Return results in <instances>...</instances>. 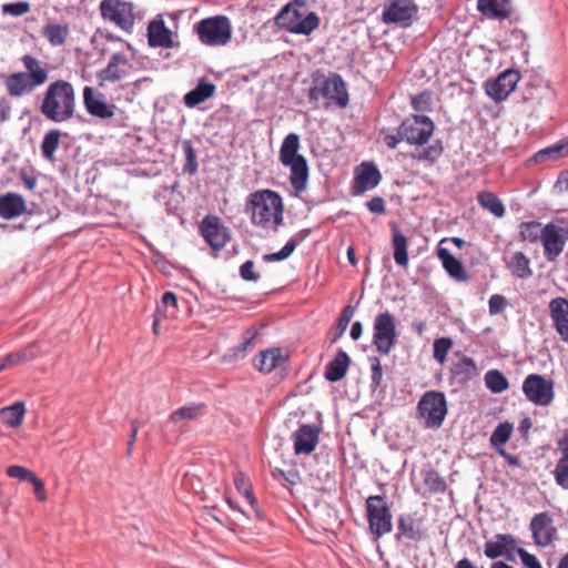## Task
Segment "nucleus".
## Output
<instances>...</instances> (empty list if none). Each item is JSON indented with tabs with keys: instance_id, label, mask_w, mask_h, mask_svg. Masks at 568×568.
I'll list each match as a JSON object with an SVG mask.
<instances>
[{
	"instance_id": "obj_1",
	"label": "nucleus",
	"mask_w": 568,
	"mask_h": 568,
	"mask_svg": "<svg viewBox=\"0 0 568 568\" xmlns=\"http://www.w3.org/2000/svg\"><path fill=\"white\" fill-rule=\"evenodd\" d=\"M24 71L2 75L4 89L11 98H22L31 94L36 89L49 80L48 63L33 55L24 54L21 58Z\"/></svg>"
},
{
	"instance_id": "obj_2",
	"label": "nucleus",
	"mask_w": 568,
	"mask_h": 568,
	"mask_svg": "<svg viewBox=\"0 0 568 568\" xmlns=\"http://www.w3.org/2000/svg\"><path fill=\"white\" fill-rule=\"evenodd\" d=\"M39 110L47 120L53 123L71 120L75 113L73 85L65 80L51 82L43 93Z\"/></svg>"
},
{
	"instance_id": "obj_3",
	"label": "nucleus",
	"mask_w": 568,
	"mask_h": 568,
	"mask_svg": "<svg viewBox=\"0 0 568 568\" xmlns=\"http://www.w3.org/2000/svg\"><path fill=\"white\" fill-rule=\"evenodd\" d=\"M252 223L263 229L274 231L283 223V201L280 194L272 190L257 191L247 204Z\"/></svg>"
},
{
	"instance_id": "obj_4",
	"label": "nucleus",
	"mask_w": 568,
	"mask_h": 568,
	"mask_svg": "<svg viewBox=\"0 0 568 568\" xmlns=\"http://www.w3.org/2000/svg\"><path fill=\"white\" fill-rule=\"evenodd\" d=\"M300 148V136L292 132L284 138L278 154L282 165L290 169V183L296 193L306 190L310 175L307 161L298 153Z\"/></svg>"
},
{
	"instance_id": "obj_5",
	"label": "nucleus",
	"mask_w": 568,
	"mask_h": 568,
	"mask_svg": "<svg viewBox=\"0 0 568 568\" xmlns=\"http://www.w3.org/2000/svg\"><path fill=\"white\" fill-rule=\"evenodd\" d=\"M274 23L290 33L310 36L318 28L320 18L308 10L305 0H293L274 17Z\"/></svg>"
},
{
	"instance_id": "obj_6",
	"label": "nucleus",
	"mask_w": 568,
	"mask_h": 568,
	"mask_svg": "<svg viewBox=\"0 0 568 568\" xmlns=\"http://www.w3.org/2000/svg\"><path fill=\"white\" fill-rule=\"evenodd\" d=\"M200 42L209 47L226 45L233 34L231 20L225 16L202 19L194 26Z\"/></svg>"
},
{
	"instance_id": "obj_7",
	"label": "nucleus",
	"mask_w": 568,
	"mask_h": 568,
	"mask_svg": "<svg viewBox=\"0 0 568 568\" xmlns=\"http://www.w3.org/2000/svg\"><path fill=\"white\" fill-rule=\"evenodd\" d=\"M321 97L334 102L342 109L347 106L348 93L339 74L331 73L328 77L314 79V85L308 91L310 102H317Z\"/></svg>"
},
{
	"instance_id": "obj_8",
	"label": "nucleus",
	"mask_w": 568,
	"mask_h": 568,
	"mask_svg": "<svg viewBox=\"0 0 568 568\" xmlns=\"http://www.w3.org/2000/svg\"><path fill=\"white\" fill-rule=\"evenodd\" d=\"M366 515L369 530L376 538L392 531L393 517L383 496L374 495L366 499Z\"/></svg>"
},
{
	"instance_id": "obj_9",
	"label": "nucleus",
	"mask_w": 568,
	"mask_h": 568,
	"mask_svg": "<svg viewBox=\"0 0 568 568\" xmlns=\"http://www.w3.org/2000/svg\"><path fill=\"white\" fill-rule=\"evenodd\" d=\"M396 321L389 312L379 313L373 324V345L381 355H388L396 344Z\"/></svg>"
},
{
	"instance_id": "obj_10",
	"label": "nucleus",
	"mask_w": 568,
	"mask_h": 568,
	"mask_svg": "<svg viewBox=\"0 0 568 568\" xmlns=\"http://www.w3.org/2000/svg\"><path fill=\"white\" fill-rule=\"evenodd\" d=\"M417 409L420 417L425 419L427 427H440L447 415V402L444 393L426 392L422 396Z\"/></svg>"
},
{
	"instance_id": "obj_11",
	"label": "nucleus",
	"mask_w": 568,
	"mask_h": 568,
	"mask_svg": "<svg viewBox=\"0 0 568 568\" xmlns=\"http://www.w3.org/2000/svg\"><path fill=\"white\" fill-rule=\"evenodd\" d=\"M523 393L537 406H549L555 398L554 382L539 374H529L523 382Z\"/></svg>"
},
{
	"instance_id": "obj_12",
	"label": "nucleus",
	"mask_w": 568,
	"mask_h": 568,
	"mask_svg": "<svg viewBox=\"0 0 568 568\" xmlns=\"http://www.w3.org/2000/svg\"><path fill=\"white\" fill-rule=\"evenodd\" d=\"M434 122L426 115H414L400 124V134L409 144L424 145L434 133Z\"/></svg>"
},
{
	"instance_id": "obj_13",
	"label": "nucleus",
	"mask_w": 568,
	"mask_h": 568,
	"mask_svg": "<svg viewBox=\"0 0 568 568\" xmlns=\"http://www.w3.org/2000/svg\"><path fill=\"white\" fill-rule=\"evenodd\" d=\"M568 242V227L549 222L544 226L541 244L548 262H555Z\"/></svg>"
},
{
	"instance_id": "obj_14",
	"label": "nucleus",
	"mask_w": 568,
	"mask_h": 568,
	"mask_svg": "<svg viewBox=\"0 0 568 568\" xmlns=\"http://www.w3.org/2000/svg\"><path fill=\"white\" fill-rule=\"evenodd\" d=\"M417 12L418 7L414 0H390L383 10L382 20L386 24L406 28L412 24Z\"/></svg>"
},
{
	"instance_id": "obj_15",
	"label": "nucleus",
	"mask_w": 568,
	"mask_h": 568,
	"mask_svg": "<svg viewBox=\"0 0 568 568\" xmlns=\"http://www.w3.org/2000/svg\"><path fill=\"white\" fill-rule=\"evenodd\" d=\"M101 14L104 19L114 22L123 30H129L134 24V6L121 0H102Z\"/></svg>"
},
{
	"instance_id": "obj_16",
	"label": "nucleus",
	"mask_w": 568,
	"mask_h": 568,
	"mask_svg": "<svg viewBox=\"0 0 568 568\" xmlns=\"http://www.w3.org/2000/svg\"><path fill=\"white\" fill-rule=\"evenodd\" d=\"M427 538L425 518L418 513H404L397 518L396 539H407L410 541H422Z\"/></svg>"
},
{
	"instance_id": "obj_17",
	"label": "nucleus",
	"mask_w": 568,
	"mask_h": 568,
	"mask_svg": "<svg viewBox=\"0 0 568 568\" xmlns=\"http://www.w3.org/2000/svg\"><path fill=\"white\" fill-rule=\"evenodd\" d=\"M519 80V72L508 69L486 83V93L495 101H504L515 90Z\"/></svg>"
},
{
	"instance_id": "obj_18",
	"label": "nucleus",
	"mask_w": 568,
	"mask_h": 568,
	"mask_svg": "<svg viewBox=\"0 0 568 568\" xmlns=\"http://www.w3.org/2000/svg\"><path fill=\"white\" fill-rule=\"evenodd\" d=\"M201 234L215 251L222 250L230 240L229 229L216 216H205L201 222Z\"/></svg>"
},
{
	"instance_id": "obj_19",
	"label": "nucleus",
	"mask_w": 568,
	"mask_h": 568,
	"mask_svg": "<svg viewBox=\"0 0 568 568\" xmlns=\"http://www.w3.org/2000/svg\"><path fill=\"white\" fill-rule=\"evenodd\" d=\"M535 544L540 547L549 546L557 535L554 520L547 511L536 514L530 521Z\"/></svg>"
},
{
	"instance_id": "obj_20",
	"label": "nucleus",
	"mask_w": 568,
	"mask_h": 568,
	"mask_svg": "<svg viewBox=\"0 0 568 568\" xmlns=\"http://www.w3.org/2000/svg\"><path fill=\"white\" fill-rule=\"evenodd\" d=\"M381 180L382 174L377 166L371 162H363L355 171L353 195H362L366 191L373 190Z\"/></svg>"
},
{
	"instance_id": "obj_21",
	"label": "nucleus",
	"mask_w": 568,
	"mask_h": 568,
	"mask_svg": "<svg viewBox=\"0 0 568 568\" xmlns=\"http://www.w3.org/2000/svg\"><path fill=\"white\" fill-rule=\"evenodd\" d=\"M320 429L310 424L301 425L292 435L296 455H310L318 443Z\"/></svg>"
},
{
	"instance_id": "obj_22",
	"label": "nucleus",
	"mask_w": 568,
	"mask_h": 568,
	"mask_svg": "<svg viewBox=\"0 0 568 568\" xmlns=\"http://www.w3.org/2000/svg\"><path fill=\"white\" fill-rule=\"evenodd\" d=\"M83 103L87 111L100 119H110L114 115L115 106L109 104L102 93L95 92L93 88L83 89Z\"/></svg>"
},
{
	"instance_id": "obj_23",
	"label": "nucleus",
	"mask_w": 568,
	"mask_h": 568,
	"mask_svg": "<svg viewBox=\"0 0 568 568\" xmlns=\"http://www.w3.org/2000/svg\"><path fill=\"white\" fill-rule=\"evenodd\" d=\"M517 540L513 535L498 534L495 540L485 544V556L490 559L506 557L508 560L514 559V551H517Z\"/></svg>"
},
{
	"instance_id": "obj_24",
	"label": "nucleus",
	"mask_w": 568,
	"mask_h": 568,
	"mask_svg": "<svg viewBox=\"0 0 568 568\" xmlns=\"http://www.w3.org/2000/svg\"><path fill=\"white\" fill-rule=\"evenodd\" d=\"M148 41L152 48L171 49L179 45L173 39L172 31L165 26L161 17L150 21L148 26Z\"/></svg>"
},
{
	"instance_id": "obj_25",
	"label": "nucleus",
	"mask_w": 568,
	"mask_h": 568,
	"mask_svg": "<svg viewBox=\"0 0 568 568\" xmlns=\"http://www.w3.org/2000/svg\"><path fill=\"white\" fill-rule=\"evenodd\" d=\"M549 314L556 332L568 343V300L556 297L549 303Z\"/></svg>"
},
{
	"instance_id": "obj_26",
	"label": "nucleus",
	"mask_w": 568,
	"mask_h": 568,
	"mask_svg": "<svg viewBox=\"0 0 568 568\" xmlns=\"http://www.w3.org/2000/svg\"><path fill=\"white\" fill-rule=\"evenodd\" d=\"M129 67V60L123 53H114L111 55L106 68L100 70L97 73V78L100 80V85L104 82H115L126 77Z\"/></svg>"
},
{
	"instance_id": "obj_27",
	"label": "nucleus",
	"mask_w": 568,
	"mask_h": 568,
	"mask_svg": "<svg viewBox=\"0 0 568 568\" xmlns=\"http://www.w3.org/2000/svg\"><path fill=\"white\" fill-rule=\"evenodd\" d=\"M287 359L288 356L281 348H267L254 358V367L261 373L270 374L275 368L284 366Z\"/></svg>"
},
{
	"instance_id": "obj_28",
	"label": "nucleus",
	"mask_w": 568,
	"mask_h": 568,
	"mask_svg": "<svg viewBox=\"0 0 568 568\" xmlns=\"http://www.w3.org/2000/svg\"><path fill=\"white\" fill-rule=\"evenodd\" d=\"M445 242H447V239L442 240L437 248V255L442 261L443 267L455 281L466 282L468 275L463 263L452 255L448 248L443 246Z\"/></svg>"
},
{
	"instance_id": "obj_29",
	"label": "nucleus",
	"mask_w": 568,
	"mask_h": 568,
	"mask_svg": "<svg viewBox=\"0 0 568 568\" xmlns=\"http://www.w3.org/2000/svg\"><path fill=\"white\" fill-rule=\"evenodd\" d=\"M477 9L493 20L508 19L513 13L510 0H478Z\"/></svg>"
},
{
	"instance_id": "obj_30",
	"label": "nucleus",
	"mask_w": 568,
	"mask_h": 568,
	"mask_svg": "<svg viewBox=\"0 0 568 568\" xmlns=\"http://www.w3.org/2000/svg\"><path fill=\"white\" fill-rule=\"evenodd\" d=\"M27 210L24 199L17 193H7L0 196V216L12 220L20 216Z\"/></svg>"
},
{
	"instance_id": "obj_31",
	"label": "nucleus",
	"mask_w": 568,
	"mask_h": 568,
	"mask_svg": "<svg viewBox=\"0 0 568 568\" xmlns=\"http://www.w3.org/2000/svg\"><path fill=\"white\" fill-rule=\"evenodd\" d=\"M455 356L458 358L452 366V375L458 383H467L475 376H477L478 371L476 363L473 358L457 352Z\"/></svg>"
},
{
	"instance_id": "obj_32",
	"label": "nucleus",
	"mask_w": 568,
	"mask_h": 568,
	"mask_svg": "<svg viewBox=\"0 0 568 568\" xmlns=\"http://www.w3.org/2000/svg\"><path fill=\"white\" fill-rule=\"evenodd\" d=\"M506 267L517 278H528L532 275L530 260L523 252H514L504 258Z\"/></svg>"
},
{
	"instance_id": "obj_33",
	"label": "nucleus",
	"mask_w": 568,
	"mask_h": 568,
	"mask_svg": "<svg viewBox=\"0 0 568 568\" xmlns=\"http://www.w3.org/2000/svg\"><path fill=\"white\" fill-rule=\"evenodd\" d=\"M351 358L343 349H339L335 358L326 365L324 376L329 382L341 381L347 372Z\"/></svg>"
},
{
	"instance_id": "obj_34",
	"label": "nucleus",
	"mask_w": 568,
	"mask_h": 568,
	"mask_svg": "<svg viewBox=\"0 0 568 568\" xmlns=\"http://www.w3.org/2000/svg\"><path fill=\"white\" fill-rule=\"evenodd\" d=\"M215 92V85L205 80H201L197 85L184 95V103L189 108H195L200 103L211 98Z\"/></svg>"
},
{
	"instance_id": "obj_35",
	"label": "nucleus",
	"mask_w": 568,
	"mask_h": 568,
	"mask_svg": "<svg viewBox=\"0 0 568 568\" xmlns=\"http://www.w3.org/2000/svg\"><path fill=\"white\" fill-rule=\"evenodd\" d=\"M202 412V406L199 404H191L174 410L168 420V424L181 428L186 422L195 419Z\"/></svg>"
},
{
	"instance_id": "obj_36",
	"label": "nucleus",
	"mask_w": 568,
	"mask_h": 568,
	"mask_svg": "<svg viewBox=\"0 0 568 568\" xmlns=\"http://www.w3.org/2000/svg\"><path fill=\"white\" fill-rule=\"evenodd\" d=\"M26 414V407L22 402H17L11 406L0 409V418L9 427H18L22 424Z\"/></svg>"
},
{
	"instance_id": "obj_37",
	"label": "nucleus",
	"mask_w": 568,
	"mask_h": 568,
	"mask_svg": "<svg viewBox=\"0 0 568 568\" xmlns=\"http://www.w3.org/2000/svg\"><path fill=\"white\" fill-rule=\"evenodd\" d=\"M568 155V141L558 142L554 145L545 148L532 155L530 161L535 163H544L548 160H557Z\"/></svg>"
},
{
	"instance_id": "obj_38",
	"label": "nucleus",
	"mask_w": 568,
	"mask_h": 568,
	"mask_svg": "<svg viewBox=\"0 0 568 568\" xmlns=\"http://www.w3.org/2000/svg\"><path fill=\"white\" fill-rule=\"evenodd\" d=\"M42 36L49 41L51 45L59 47L64 44L69 36V29L63 24L49 23L43 27Z\"/></svg>"
},
{
	"instance_id": "obj_39",
	"label": "nucleus",
	"mask_w": 568,
	"mask_h": 568,
	"mask_svg": "<svg viewBox=\"0 0 568 568\" xmlns=\"http://www.w3.org/2000/svg\"><path fill=\"white\" fill-rule=\"evenodd\" d=\"M61 131L58 129L49 130L41 142L42 156L48 161H54V153L60 145Z\"/></svg>"
},
{
	"instance_id": "obj_40",
	"label": "nucleus",
	"mask_w": 568,
	"mask_h": 568,
	"mask_svg": "<svg viewBox=\"0 0 568 568\" xmlns=\"http://www.w3.org/2000/svg\"><path fill=\"white\" fill-rule=\"evenodd\" d=\"M393 246H394V260L399 266H407L408 254H407V239L396 227L393 231Z\"/></svg>"
},
{
	"instance_id": "obj_41",
	"label": "nucleus",
	"mask_w": 568,
	"mask_h": 568,
	"mask_svg": "<svg viewBox=\"0 0 568 568\" xmlns=\"http://www.w3.org/2000/svg\"><path fill=\"white\" fill-rule=\"evenodd\" d=\"M478 203L497 217L505 215V206L500 199L491 192H480L477 196Z\"/></svg>"
},
{
	"instance_id": "obj_42",
	"label": "nucleus",
	"mask_w": 568,
	"mask_h": 568,
	"mask_svg": "<svg viewBox=\"0 0 568 568\" xmlns=\"http://www.w3.org/2000/svg\"><path fill=\"white\" fill-rule=\"evenodd\" d=\"M544 233V226L539 222H523L519 225V236L521 241L536 243L537 241L541 242Z\"/></svg>"
},
{
	"instance_id": "obj_43",
	"label": "nucleus",
	"mask_w": 568,
	"mask_h": 568,
	"mask_svg": "<svg viewBox=\"0 0 568 568\" xmlns=\"http://www.w3.org/2000/svg\"><path fill=\"white\" fill-rule=\"evenodd\" d=\"M485 384L495 394L503 393L509 387L506 376L497 369H490L485 374Z\"/></svg>"
},
{
	"instance_id": "obj_44",
	"label": "nucleus",
	"mask_w": 568,
	"mask_h": 568,
	"mask_svg": "<svg viewBox=\"0 0 568 568\" xmlns=\"http://www.w3.org/2000/svg\"><path fill=\"white\" fill-rule=\"evenodd\" d=\"M37 356H38L37 346L34 344H31L19 352L11 353V354L7 355L4 357V361L8 365V367H10V366H16L18 364L31 361V359L36 358Z\"/></svg>"
},
{
	"instance_id": "obj_45",
	"label": "nucleus",
	"mask_w": 568,
	"mask_h": 568,
	"mask_svg": "<svg viewBox=\"0 0 568 568\" xmlns=\"http://www.w3.org/2000/svg\"><path fill=\"white\" fill-rule=\"evenodd\" d=\"M424 484L433 494H442L447 488L445 479L434 469L424 471Z\"/></svg>"
},
{
	"instance_id": "obj_46",
	"label": "nucleus",
	"mask_w": 568,
	"mask_h": 568,
	"mask_svg": "<svg viewBox=\"0 0 568 568\" xmlns=\"http://www.w3.org/2000/svg\"><path fill=\"white\" fill-rule=\"evenodd\" d=\"M513 425L508 422L500 423L490 436V444L495 448L503 447L510 438Z\"/></svg>"
},
{
	"instance_id": "obj_47",
	"label": "nucleus",
	"mask_w": 568,
	"mask_h": 568,
	"mask_svg": "<svg viewBox=\"0 0 568 568\" xmlns=\"http://www.w3.org/2000/svg\"><path fill=\"white\" fill-rule=\"evenodd\" d=\"M182 148L185 155V164L183 166V172L193 175L197 172L199 169L196 152L190 140H184L182 142Z\"/></svg>"
},
{
	"instance_id": "obj_48",
	"label": "nucleus",
	"mask_w": 568,
	"mask_h": 568,
	"mask_svg": "<svg viewBox=\"0 0 568 568\" xmlns=\"http://www.w3.org/2000/svg\"><path fill=\"white\" fill-rule=\"evenodd\" d=\"M355 308L351 305H347L343 308L341 316L337 321L336 326L334 327V336L332 338V343L337 342L338 338L343 336L345 333L351 320L354 316Z\"/></svg>"
},
{
	"instance_id": "obj_49",
	"label": "nucleus",
	"mask_w": 568,
	"mask_h": 568,
	"mask_svg": "<svg viewBox=\"0 0 568 568\" xmlns=\"http://www.w3.org/2000/svg\"><path fill=\"white\" fill-rule=\"evenodd\" d=\"M453 347V339L450 337H439L434 341L433 356L443 365L450 348Z\"/></svg>"
},
{
	"instance_id": "obj_50",
	"label": "nucleus",
	"mask_w": 568,
	"mask_h": 568,
	"mask_svg": "<svg viewBox=\"0 0 568 568\" xmlns=\"http://www.w3.org/2000/svg\"><path fill=\"white\" fill-rule=\"evenodd\" d=\"M443 153V146L440 141H436L435 143L424 148L420 151H416L412 154L414 159L419 161H430L435 162Z\"/></svg>"
},
{
	"instance_id": "obj_51",
	"label": "nucleus",
	"mask_w": 568,
	"mask_h": 568,
	"mask_svg": "<svg viewBox=\"0 0 568 568\" xmlns=\"http://www.w3.org/2000/svg\"><path fill=\"white\" fill-rule=\"evenodd\" d=\"M443 153V146L440 141H436L435 143L424 148L420 151H416L412 154L414 159L419 161H430L435 162Z\"/></svg>"
},
{
	"instance_id": "obj_52",
	"label": "nucleus",
	"mask_w": 568,
	"mask_h": 568,
	"mask_svg": "<svg viewBox=\"0 0 568 568\" xmlns=\"http://www.w3.org/2000/svg\"><path fill=\"white\" fill-rule=\"evenodd\" d=\"M552 473L556 484L562 489L568 490V456L557 460Z\"/></svg>"
},
{
	"instance_id": "obj_53",
	"label": "nucleus",
	"mask_w": 568,
	"mask_h": 568,
	"mask_svg": "<svg viewBox=\"0 0 568 568\" xmlns=\"http://www.w3.org/2000/svg\"><path fill=\"white\" fill-rule=\"evenodd\" d=\"M297 241L295 239H290L281 251L276 253L265 254L263 256V261L271 263L286 260L295 251Z\"/></svg>"
},
{
	"instance_id": "obj_54",
	"label": "nucleus",
	"mask_w": 568,
	"mask_h": 568,
	"mask_svg": "<svg viewBox=\"0 0 568 568\" xmlns=\"http://www.w3.org/2000/svg\"><path fill=\"white\" fill-rule=\"evenodd\" d=\"M412 106L417 112H426L430 110L432 106V93L430 92H422L412 98Z\"/></svg>"
},
{
	"instance_id": "obj_55",
	"label": "nucleus",
	"mask_w": 568,
	"mask_h": 568,
	"mask_svg": "<svg viewBox=\"0 0 568 568\" xmlns=\"http://www.w3.org/2000/svg\"><path fill=\"white\" fill-rule=\"evenodd\" d=\"M7 475L11 478H17L23 481H31L34 479L36 474L31 471L30 469L20 466V465H12L7 468Z\"/></svg>"
},
{
	"instance_id": "obj_56",
	"label": "nucleus",
	"mask_w": 568,
	"mask_h": 568,
	"mask_svg": "<svg viewBox=\"0 0 568 568\" xmlns=\"http://www.w3.org/2000/svg\"><path fill=\"white\" fill-rule=\"evenodd\" d=\"M30 11V3L27 1H19L14 3H6L2 6V13L13 17H21Z\"/></svg>"
},
{
	"instance_id": "obj_57",
	"label": "nucleus",
	"mask_w": 568,
	"mask_h": 568,
	"mask_svg": "<svg viewBox=\"0 0 568 568\" xmlns=\"http://www.w3.org/2000/svg\"><path fill=\"white\" fill-rule=\"evenodd\" d=\"M235 486L237 490L243 494V496L247 499L251 506H254L256 500L253 497L250 489V481L243 474H237L234 479Z\"/></svg>"
},
{
	"instance_id": "obj_58",
	"label": "nucleus",
	"mask_w": 568,
	"mask_h": 568,
	"mask_svg": "<svg viewBox=\"0 0 568 568\" xmlns=\"http://www.w3.org/2000/svg\"><path fill=\"white\" fill-rule=\"evenodd\" d=\"M371 368H372V388L377 389L383 381V367L381 361L376 356L369 357Z\"/></svg>"
},
{
	"instance_id": "obj_59",
	"label": "nucleus",
	"mask_w": 568,
	"mask_h": 568,
	"mask_svg": "<svg viewBox=\"0 0 568 568\" xmlns=\"http://www.w3.org/2000/svg\"><path fill=\"white\" fill-rule=\"evenodd\" d=\"M506 298L503 295H491L488 302L489 313L491 315L501 313L506 306Z\"/></svg>"
},
{
	"instance_id": "obj_60",
	"label": "nucleus",
	"mask_w": 568,
	"mask_h": 568,
	"mask_svg": "<svg viewBox=\"0 0 568 568\" xmlns=\"http://www.w3.org/2000/svg\"><path fill=\"white\" fill-rule=\"evenodd\" d=\"M518 556L521 559V562L527 568H542L539 560L535 555L529 554L524 548H518L517 551Z\"/></svg>"
},
{
	"instance_id": "obj_61",
	"label": "nucleus",
	"mask_w": 568,
	"mask_h": 568,
	"mask_svg": "<svg viewBox=\"0 0 568 568\" xmlns=\"http://www.w3.org/2000/svg\"><path fill=\"white\" fill-rule=\"evenodd\" d=\"M253 270H254V262L246 261L240 267L241 277L245 281L256 282L257 280H260V274L255 273Z\"/></svg>"
},
{
	"instance_id": "obj_62",
	"label": "nucleus",
	"mask_w": 568,
	"mask_h": 568,
	"mask_svg": "<svg viewBox=\"0 0 568 568\" xmlns=\"http://www.w3.org/2000/svg\"><path fill=\"white\" fill-rule=\"evenodd\" d=\"M366 206L375 214H384L386 212L385 201L381 196H374L366 203Z\"/></svg>"
},
{
	"instance_id": "obj_63",
	"label": "nucleus",
	"mask_w": 568,
	"mask_h": 568,
	"mask_svg": "<svg viewBox=\"0 0 568 568\" xmlns=\"http://www.w3.org/2000/svg\"><path fill=\"white\" fill-rule=\"evenodd\" d=\"M33 485V491L39 501L47 500L45 486L42 479H40L37 475L34 479L30 481Z\"/></svg>"
},
{
	"instance_id": "obj_64",
	"label": "nucleus",
	"mask_w": 568,
	"mask_h": 568,
	"mask_svg": "<svg viewBox=\"0 0 568 568\" xmlns=\"http://www.w3.org/2000/svg\"><path fill=\"white\" fill-rule=\"evenodd\" d=\"M405 138L400 134V125L397 129L396 133L387 132L384 133V142L389 149H395L400 141H404Z\"/></svg>"
}]
</instances>
